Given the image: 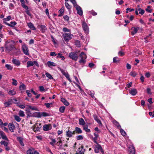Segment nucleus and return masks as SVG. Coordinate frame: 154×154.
Here are the masks:
<instances>
[{"instance_id":"obj_46","label":"nucleus","mask_w":154,"mask_h":154,"mask_svg":"<svg viewBox=\"0 0 154 154\" xmlns=\"http://www.w3.org/2000/svg\"><path fill=\"white\" fill-rule=\"evenodd\" d=\"M42 117H46L49 116L50 115L48 114L45 112H42Z\"/></svg>"},{"instance_id":"obj_14","label":"nucleus","mask_w":154,"mask_h":154,"mask_svg":"<svg viewBox=\"0 0 154 154\" xmlns=\"http://www.w3.org/2000/svg\"><path fill=\"white\" fill-rule=\"evenodd\" d=\"M4 23L6 25L11 27H14L17 24V23L15 21L11 22H10V24L5 21L4 22Z\"/></svg>"},{"instance_id":"obj_6","label":"nucleus","mask_w":154,"mask_h":154,"mask_svg":"<svg viewBox=\"0 0 154 154\" xmlns=\"http://www.w3.org/2000/svg\"><path fill=\"white\" fill-rule=\"evenodd\" d=\"M22 48L23 53L26 55H28L29 54V49L27 46L25 44H24L22 45Z\"/></svg>"},{"instance_id":"obj_33","label":"nucleus","mask_w":154,"mask_h":154,"mask_svg":"<svg viewBox=\"0 0 154 154\" xmlns=\"http://www.w3.org/2000/svg\"><path fill=\"white\" fill-rule=\"evenodd\" d=\"M16 94V92L14 90H10L8 92V94L12 96L15 95Z\"/></svg>"},{"instance_id":"obj_29","label":"nucleus","mask_w":154,"mask_h":154,"mask_svg":"<svg viewBox=\"0 0 154 154\" xmlns=\"http://www.w3.org/2000/svg\"><path fill=\"white\" fill-rule=\"evenodd\" d=\"M0 143L2 145H3L5 146H8L9 143L8 141H1L0 142Z\"/></svg>"},{"instance_id":"obj_44","label":"nucleus","mask_w":154,"mask_h":154,"mask_svg":"<svg viewBox=\"0 0 154 154\" xmlns=\"http://www.w3.org/2000/svg\"><path fill=\"white\" fill-rule=\"evenodd\" d=\"M65 107L64 106H61L59 108V111L61 113H63L65 111Z\"/></svg>"},{"instance_id":"obj_13","label":"nucleus","mask_w":154,"mask_h":154,"mask_svg":"<svg viewBox=\"0 0 154 154\" xmlns=\"http://www.w3.org/2000/svg\"><path fill=\"white\" fill-rule=\"evenodd\" d=\"M0 135L3 139L5 140L8 141H9L8 139L2 131H0Z\"/></svg>"},{"instance_id":"obj_41","label":"nucleus","mask_w":154,"mask_h":154,"mask_svg":"<svg viewBox=\"0 0 154 154\" xmlns=\"http://www.w3.org/2000/svg\"><path fill=\"white\" fill-rule=\"evenodd\" d=\"M45 75L49 79H53V77H52V75L48 72H46L45 73Z\"/></svg>"},{"instance_id":"obj_7","label":"nucleus","mask_w":154,"mask_h":154,"mask_svg":"<svg viewBox=\"0 0 154 154\" xmlns=\"http://www.w3.org/2000/svg\"><path fill=\"white\" fill-rule=\"evenodd\" d=\"M97 144V145L95 146L94 149L95 152L96 153H98L100 152H102L103 151L102 147L98 143Z\"/></svg>"},{"instance_id":"obj_47","label":"nucleus","mask_w":154,"mask_h":154,"mask_svg":"<svg viewBox=\"0 0 154 154\" xmlns=\"http://www.w3.org/2000/svg\"><path fill=\"white\" fill-rule=\"evenodd\" d=\"M11 18V17L10 16H8L6 18H4L3 19V23L5 21L6 22V21H8Z\"/></svg>"},{"instance_id":"obj_40","label":"nucleus","mask_w":154,"mask_h":154,"mask_svg":"<svg viewBox=\"0 0 154 154\" xmlns=\"http://www.w3.org/2000/svg\"><path fill=\"white\" fill-rule=\"evenodd\" d=\"M5 66L8 70H12L13 68L12 66L8 64H6Z\"/></svg>"},{"instance_id":"obj_19","label":"nucleus","mask_w":154,"mask_h":154,"mask_svg":"<svg viewBox=\"0 0 154 154\" xmlns=\"http://www.w3.org/2000/svg\"><path fill=\"white\" fill-rule=\"evenodd\" d=\"M22 6L25 9H29V7L25 5V2L24 0H20Z\"/></svg>"},{"instance_id":"obj_38","label":"nucleus","mask_w":154,"mask_h":154,"mask_svg":"<svg viewBox=\"0 0 154 154\" xmlns=\"http://www.w3.org/2000/svg\"><path fill=\"white\" fill-rule=\"evenodd\" d=\"M18 115L21 117H24L25 116L24 112L22 110H20L19 111Z\"/></svg>"},{"instance_id":"obj_63","label":"nucleus","mask_w":154,"mask_h":154,"mask_svg":"<svg viewBox=\"0 0 154 154\" xmlns=\"http://www.w3.org/2000/svg\"><path fill=\"white\" fill-rule=\"evenodd\" d=\"M118 54L121 56H122L124 55L125 53L123 52L120 51L119 52Z\"/></svg>"},{"instance_id":"obj_17","label":"nucleus","mask_w":154,"mask_h":154,"mask_svg":"<svg viewBox=\"0 0 154 154\" xmlns=\"http://www.w3.org/2000/svg\"><path fill=\"white\" fill-rule=\"evenodd\" d=\"M17 140L19 142L20 144L22 146H23L24 144L23 143V138L21 137H17Z\"/></svg>"},{"instance_id":"obj_4","label":"nucleus","mask_w":154,"mask_h":154,"mask_svg":"<svg viewBox=\"0 0 154 154\" xmlns=\"http://www.w3.org/2000/svg\"><path fill=\"white\" fill-rule=\"evenodd\" d=\"M14 48V45L8 42H6L5 48L7 50L10 51L12 50Z\"/></svg>"},{"instance_id":"obj_27","label":"nucleus","mask_w":154,"mask_h":154,"mask_svg":"<svg viewBox=\"0 0 154 154\" xmlns=\"http://www.w3.org/2000/svg\"><path fill=\"white\" fill-rule=\"evenodd\" d=\"M113 124H114V125L116 127L120 129L121 128V126L120 125L119 123V122H118L116 120L113 121Z\"/></svg>"},{"instance_id":"obj_53","label":"nucleus","mask_w":154,"mask_h":154,"mask_svg":"<svg viewBox=\"0 0 154 154\" xmlns=\"http://www.w3.org/2000/svg\"><path fill=\"white\" fill-rule=\"evenodd\" d=\"M113 62L114 63H116L117 61H119L118 57H114L113 58Z\"/></svg>"},{"instance_id":"obj_24","label":"nucleus","mask_w":154,"mask_h":154,"mask_svg":"<svg viewBox=\"0 0 154 154\" xmlns=\"http://www.w3.org/2000/svg\"><path fill=\"white\" fill-rule=\"evenodd\" d=\"M94 119L99 124L101 125V121L98 119V116L96 115H94Z\"/></svg>"},{"instance_id":"obj_49","label":"nucleus","mask_w":154,"mask_h":154,"mask_svg":"<svg viewBox=\"0 0 154 154\" xmlns=\"http://www.w3.org/2000/svg\"><path fill=\"white\" fill-rule=\"evenodd\" d=\"M65 5L66 7L69 11L70 10L71 7L68 3L66 2L65 3Z\"/></svg>"},{"instance_id":"obj_64","label":"nucleus","mask_w":154,"mask_h":154,"mask_svg":"<svg viewBox=\"0 0 154 154\" xmlns=\"http://www.w3.org/2000/svg\"><path fill=\"white\" fill-rule=\"evenodd\" d=\"M9 6L10 9H12L14 7V5L11 3L9 4Z\"/></svg>"},{"instance_id":"obj_21","label":"nucleus","mask_w":154,"mask_h":154,"mask_svg":"<svg viewBox=\"0 0 154 154\" xmlns=\"http://www.w3.org/2000/svg\"><path fill=\"white\" fill-rule=\"evenodd\" d=\"M8 126L9 130L12 132H14V129L15 128V126L14 124L12 123H10Z\"/></svg>"},{"instance_id":"obj_1","label":"nucleus","mask_w":154,"mask_h":154,"mask_svg":"<svg viewBox=\"0 0 154 154\" xmlns=\"http://www.w3.org/2000/svg\"><path fill=\"white\" fill-rule=\"evenodd\" d=\"M17 101V100L15 99H9L7 102L4 103V106L6 107H9L13 103H15Z\"/></svg>"},{"instance_id":"obj_18","label":"nucleus","mask_w":154,"mask_h":154,"mask_svg":"<svg viewBox=\"0 0 154 154\" xmlns=\"http://www.w3.org/2000/svg\"><path fill=\"white\" fill-rule=\"evenodd\" d=\"M85 152V149H84V146L82 145L80 148H79L78 150V153L77 154H84Z\"/></svg>"},{"instance_id":"obj_61","label":"nucleus","mask_w":154,"mask_h":154,"mask_svg":"<svg viewBox=\"0 0 154 154\" xmlns=\"http://www.w3.org/2000/svg\"><path fill=\"white\" fill-rule=\"evenodd\" d=\"M71 2L73 4L74 7L76 6V5H77L76 3L75 0H70Z\"/></svg>"},{"instance_id":"obj_11","label":"nucleus","mask_w":154,"mask_h":154,"mask_svg":"<svg viewBox=\"0 0 154 154\" xmlns=\"http://www.w3.org/2000/svg\"><path fill=\"white\" fill-rule=\"evenodd\" d=\"M12 62L14 64L17 66H20L21 64L20 61L16 59H13Z\"/></svg>"},{"instance_id":"obj_58","label":"nucleus","mask_w":154,"mask_h":154,"mask_svg":"<svg viewBox=\"0 0 154 154\" xmlns=\"http://www.w3.org/2000/svg\"><path fill=\"white\" fill-rule=\"evenodd\" d=\"M134 11V9L133 8L131 9L130 8H128L126 9V13H127L128 12V11L130 12L133 11Z\"/></svg>"},{"instance_id":"obj_20","label":"nucleus","mask_w":154,"mask_h":154,"mask_svg":"<svg viewBox=\"0 0 154 154\" xmlns=\"http://www.w3.org/2000/svg\"><path fill=\"white\" fill-rule=\"evenodd\" d=\"M27 154H39L38 152L36 151H34L29 149L27 151Z\"/></svg>"},{"instance_id":"obj_22","label":"nucleus","mask_w":154,"mask_h":154,"mask_svg":"<svg viewBox=\"0 0 154 154\" xmlns=\"http://www.w3.org/2000/svg\"><path fill=\"white\" fill-rule=\"evenodd\" d=\"M57 140L58 141L56 143V145L57 146H59L60 148L62 145L61 138L60 137H59L57 139Z\"/></svg>"},{"instance_id":"obj_37","label":"nucleus","mask_w":154,"mask_h":154,"mask_svg":"<svg viewBox=\"0 0 154 154\" xmlns=\"http://www.w3.org/2000/svg\"><path fill=\"white\" fill-rule=\"evenodd\" d=\"M137 10L139 11V14H140L143 15L144 13V10L141 8H137Z\"/></svg>"},{"instance_id":"obj_31","label":"nucleus","mask_w":154,"mask_h":154,"mask_svg":"<svg viewBox=\"0 0 154 154\" xmlns=\"http://www.w3.org/2000/svg\"><path fill=\"white\" fill-rule=\"evenodd\" d=\"M75 131L78 134H81L82 132V130L80 128L77 127H76L75 128Z\"/></svg>"},{"instance_id":"obj_8","label":"nucleus","mask_w":154,"mask_h":154,"mask_svg":"<svg viewBox=\"0 0 154 154\" xmlns=\"http://www.w3.org/2000/svg\"><path fill=\"white\" fill-rule=\"evenodd\" d=\"M82 27L83 30L86 32L88 31V27L87 24L85 21H83L82 23Z\"/></svg>"},{"instance_id":"obj_50","label":"nucleus","mask_w":154,"mask_h":154,"mask_svg":"<svg viewBox=\"0 0 154 154\" xmlns=\"http://www.w3.org/2000/svg\"><path fill=\"white\" fill-rule=\"evenodd\" d=\"M150 6H147V8L145 9V10L146 11L149 12V13L152 12V9H149V8H150Z\"/></svg>"},{"instance_id":"obj_36","label":"nucleus","mask_w":154,"mask_h":154,"mask_svg":"<svg viewBox=\"0 0 154 154\" xmlns=\"http://www.w3.org/2000/svg\"><path fill=\"white\" fill-rule=\"evenodd\" d=\"M64 11V8H62L59 11V14L58 15V17H61L63 15V12Z\"/></svg>"},{"instance_id":"obj_48","label":"nucleus","mask_w":154,"mask_h":154,"mask_svg":"<svg viewBox=\"0 0 154 154\" xmlns=\"http://www.w3.org/2000/svg\"><path fill=\"white\" fill-rule=\"evenodd\" d=\"M83 129L87 132H90V130L88 128L87 126H84L83 127Z\"/></svg>"},{"instance_id":"obj_30","label":"nucleus","mask_w":154,"mask_h":154,"mask_svg":"<svg viewBox=\"0 0 154 154\" xmlns=\"http://www.w3.org/2000/svg\"><path fill=\"white\" fill-rule=\"evenodd\" d=\"M33 65V63L31 61H29L27 63V67L28 68Z\"/></svg>"},{"instance_id":"obj_51","label":"nucleus","mask_w":154,"mask_h":154,"mask_svg":"<svg viewBox=\"0 0 154 154\" xmlns=\"http://www.w3.org/2000/svg\"><path fill=\"white\" fill-rule=\"evenodd\" d=\"M120 132L121 134L123 136H125L126 134L125 131L122 129H121Z\"/></svg>"},{"instance_id":"obj_43","label":"nucleus","mask_w":154,"mask_h":154,"mask_svg":"<svg viewBox=\"0 0 154 154\" xmlns=\"http://www.w3.org/2000/svg\"><path fill=\"white\" fill-rule=\"evenodd\" d=\"M26 112L27 117H29L32 116V114L30 113V111L28 110H26Z\"/></svg>"},{"instance_id":"obj_59","label":"nucleus","mask_w":154,"mask_h":154,"mask_svg":"<svg viewBox=\"0 0 154 154\" xmlns=\"http://www.w3.org/2000/svg\"><path fill=\"white\" fill-rule=\"evenodd\" d=\"M39 90L40 91L42 92L45 91V89L44 87L42 86H39Z\"/></svg>"},{"instance_id":"obj_23","label":"nucleus","mask_w":154,"mask_h":154,"mask_svg":"<svg viewBox=\"0 0 154 154\" xmlns=\"http://www.w3.org/2000/svg\"><path fill=\"white\" fill-rule=\"evenodd\" d=\"M27 25L32 30H35L36 28L34 26L33 24L31 22L29 23H27Z\"/></svg>"},{"instance_id":"obj_57","label":"nucleus","mask_w":154,"mask_h":154,"mask_svg":"<svg viewBox=\"0 0 154 154\" xmlns=\"http://www.w3.org/2000/svg\"><path fill=\"white\" fill-rule=\"evenodd\" d=\"M76 138L78 140H82L83 137L82 135H78L76 137Z\"/></svg>"},{"instance_id":"obj_15","label":"nucleus","mask_w":154,"mask_h":154,"mask_svg":"<svg viewBox=\"0 0 154 154\" xmlns=\"http://www.w3.org/2000/svg\"><path fill=\"white\" fill-rule=\"evenodd\" d=\"M139 27H132L131 29L132 30V31L131 32V34L132 35H134L137 32L138 30L139 29Z\"/></svg>"},{"instance_id":"obj_2","label":"nucleus","mask_w":154,"mask_h":154,"mask_svg":"<svg viewBox=\"0 0 154 154\" xmlns=\"http://www.w3.org/2000/svg\"><path fill=\"white\" fill-rule=\"evenodd\" d=\"M79 56L81 59L79 61V63L85 64L86 62L85 59L87 57L86 55L84 52H82L80 54Z\"/></svg>"},{"instance_id":"obj_35","label":"nucleus","mask_w":154,"mask_h":154,"mask_svg":"<svg viewBox=\"0 0 154 154\" xmlns=\"http://www.w3.org/2000/svg\"><path fill=\"white\" fill-rule=\"evenodd\" d=\"M47 65L48 66L50 67L51 66H55L56 64H55L53 62H51V61H48L47 63Z\"/></svg>"},{"instance_id":"obj_32","label":"nucleus","mask_w":154,"mask_h":154,"mask_svg":"<svg viewBox=\"0 0 154 154\" xmlns=\"http://www.w3.org/2000/svg\"><path fill=\"white\" fill-rule=\"evenodd\" d=\"M20 89V90H23L26 89V87L25 85L23 83H21L19 86Z\"/></svg>"},{"instance_id":"obj_12","label":"nucleus","mask_w":154,"mask_h":154,"mask_svg":"<svg viewBox=\"0 0 154 154\" xmlns=\"http://www.w3.org/2000/svg\"><path fill=\"white\" fill-rule=\"evenodd\" d=\"M128 151L130 154H135V150L134 147L132 146H130L128 147Z\"/></svg>"},{"instance_id":"obj_34","label":"nucleus","mask_w":154,"mask_h":154,"mask_svg":"<svg viewBox=\"0 0 154 154\" xmlns=\"http://www.w3.org/2000/svg\"><path fill=\"white\" fill-rule=\"evenodd\" d=\"M79 124L80 125H84L85 124V122L83 119L81 118L79 119Z\"/></svg>"},{"instance_id":"obj_10","label":"nucleus","mask_w":154,"mask_h":154,"mask_svg":"<svg viewBox=\"0 0 154 154\" xmlns=\"http://www.w3.org/2000/svg\"><path fill=\"white\" fill-rule=\"evenodd\" d=\"M75 8L77 11V14L79 15L82 16L83 14V12L81 7L79 5H76Z\"/></svg>"},{"instance_id":"obj_3","label":"nucleus","mask_w":154,"mask_h":154,"mask_svg":"<svg viewBox=\"0 0 154 154\" xmlns=\"http://www.w3.org/2000/svg\"><path fill=\"white\" fill-rule=\"evenodd\" d=\"M69 57L72 60L76 61L78 59V56L76 53L72 52L70 53L69 55Z\"/></svg>"},{"instance_id":"obj_16","label":"nucleus","mask_w":154,"mask_h":154,"mask_svg":"<svg viewBox=\"0 0 154 154\" xmlns=\"http://www.w3.org/2000/svg\"><path fill=\"white\" fill-rule=\"evenodd\" d=\"M51 128V125L50 124L45 125L43 126V130L47 131L50 130Z\"/></svg>"},{"instance_id":"obj_9","label":"nucleus","mask_w":154,"mask_h":154,"mask_svg":"<svg viewBox=\"0 0 154 154\" xmlns=\"http://www.w3.org/2000/svg\"><path fill=\"white\" fill-rule=\"evenodd\" d=\"M75 134V131H73L72 132L69 130L66 132V135L67 137H72V135Z\"/></svg>"},{"instance_id":"obj_39","label":"nucleus","mask_w":154,"mask_h":154,"mask_svg":"<svg viewBox=\"0 0 154 154\" xmlns=\"http://www.w3.org/2000/svg\"><path fill=\"white\" fill-rule=\"evenodd\" d=\"M14 118L18 122H20L21 119L19 116L17 115L14 116Z\"/></svg>"},{"instance_id":"obj_62","label":"nucleus","mask_w":154,"mask_h":154,"mask_svg":"<svg viewBox=\"0 0 154 154\" xmlns=\"http://www.w3.org/2000/svg\"><path fill=\"white\" fill-rule=\"evenodd\" d=\"M63 18L64 20L66 21H68L69 20V17L67 15H65L63 17Z\"/></svg>"},{"instance_id":"obj_52","label":"nucleus","mask_w":154,"mask_h":154,"mask_svg":"<svg viewBox=\"0 0 154 154\" xmlns=\"http://www.w3.org/2000/svg\"><path fill=\"white\" fill-rule=\"evenodd\" d=\"M12 80L13 81L12 84L15 86L17 85V81L14 79H12Z\"/></svg>"},{"instance_id":"obj_26","label":"nucleus","mask_w":154,"mask_h":154,"mask_svg":"<svg viewBox=\"0 0 154 154\" xmlns=\"http://www.w3.org/2000/svg\"><path fill=\"white\" fill-rule=\"evenodd\" d=\"M61 101L66 106H68L69 105V103L63 98L61 99Z\"/></svg>"},{"instance_id":"obj_56","label":"nucleus","mask_w":154,"mask_h":154,"mask_svg":"<svg viewBox=\"0 0 154 154\" xmlns=\"http://www.w3.org/2000/svg\"><path fill=\"white\" fill-rule=\"evenodd\" d=\"M30 108L31 110H35L37 111L38 110V109L37 107L35 106H30Z\"/></svg>"},{"instance_id":"obj_5","label":"nucleus","mask_w":154,"mask_h":154,"mask_svg":"<svg viewBox=\"0 0 154 154\" xmlns=\"http://www.w3.org/2000/svg\"><path fill=\"white\" fill-rule=\"evenodd\" d=\"M72 35L70 33H65L63 36L64 40L66 42H68L72 38Z\"/></svg>"},{"instance_id":"obj_25","label":"nucleus","mask_w":154,"mask_h":154,"mask_svg":"<svg viewBox=\"0 0 154 154\" xmlns=\"http://www.w3.org/2000/svg\"><path fill=\"white\" fill-rule=\"evenodd\" d=\"M130 94L133 95H135L137 93V91L136 89H133L129 91Z\"/></svg>"},{"instance_id":"obj_28","label":"nucleus","mask_w":154,"mask_h":154,"mask_svg":"<svg viewBox=\"0 0 154 154\" xmlns=\"http://www.w3.org/2000/svg\"><path fill=\"white\" fill-rule=\"evenodd\" d=\"M40 27L42 32H44L47 29L46 27L44 25H40Z\"/></svg>"},{"instance_id":"obj_42","label":"nucleus","mask_w":154,"mask_h":154,"mask_svg":"<svg viewBox=\"0 0 154 154\" xmlns=\"http://www.w3.org/2000/svg\"><path fill=\"white\" fill-rule=\"evenodd\" d=\"M57 57L60 58L62 60H63L65 59L64 57L62 56V54L60 53H59L57 54Z\"/></svg>"},{"instance_id":"obj_45","label":"nucleus","mask_w":154,"mask_h":154,"mask_svg":"<svg viewBox=\"0 0 154 154\" xmlns=\"http://www.w3.org/2000/svg\"><path fill=\"white\" fill-rule=\"evenodd\" d=\"M137 74L135 71H131L130 73V75L133 77H135Z\"/></svg>"},{"instance_id":"obj_55","label":"nucleus","mask_w":154,"mask_h":154,"mask_svg":"<svg viewBox=\"0 0 154 154\" xmlns=\"http://www.w3.org/2000/svg\"><path fill=\"white\" fill-rule=\"evenodd\" d=\"M63 74H64L65 76L68 79V80H69L70 82L71 81L70 79V78L69 77V75L68 73H65V74L63 73Z\"/></svg>"},{"instance_id":"obj_60","label":"nucleus","mask_w":154,"mask_h":154,"mask_svg":"<svg viewBox=\"0 0 154 154\" xmlns=\"http://www.w3.org/2000/svg\"><path fill=\"white\" fill-rule=\"evenodd\" d=\"M63 31L65 32H70V30L66 27H64L63 28Z\"/></svg>"},{"instance_id":"obj_54","label":"nucleus","mask_w":154,"mask_h":154,"mask_svg":"<svg viewBox=\"0 0 154 154\" xmlns=\"http://www.w3.org/2000/svg\"><path fill=\"white\" fill-rule=\"evenodd\" d=\"M41 128V127H35L34 128L33 130V131L35 132L36 131H39L40 130V129Z\"/></svg>"}]
</instances>
